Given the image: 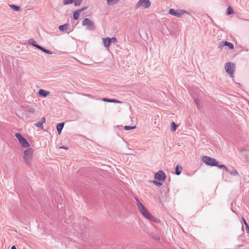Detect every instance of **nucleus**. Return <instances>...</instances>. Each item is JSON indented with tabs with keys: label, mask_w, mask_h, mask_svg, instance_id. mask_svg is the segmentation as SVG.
<instances>
[{
	"label": "nucleus",
	"mask_w": 249,
	"mask_h": 249,
	"mask_svg": "<svg viewBox=\"0 0 249 249\" xmlns=\"http://www.w3.org/2000/svg\"><path fill=\"white\" fill-rule=\"evenodd\" d=\"M73 2V0H64L63 4L64 5H66V4L72 3Z\"/></svg>",
	"instance_id": "nucleus-32"
},
{
	"label": "nucleus",
	"mask_w": 249,
	"mask_h": 249,
	"mask_svg": "<svg viewBox=\"0 0 249 249\" xmlns=\"http://www.w3.org/2000/svg\"><path fill=\"white\" fill-rule=\"evenodd\" d=\"M215 166H217L220 169L224 168L226 170V171L227 172H228V168H227V167L225 165H224L223 164H219V163L218 162V165H215Z\"/></svg>",
	"instance_id": "nucleus-27"
},
{
	"label": "nucleus",
	"mask_w": 249,
	"mask_h": 249,
	"mask_svg": "<svg viewBox=\"0 0 249 249\" xmlns=\"http://www.w3.org/2000/svg\"><path fill=\"white\" fill-rule=\"evenodd\" d=\"M118 42L117 39L116 37H113L110 38V42L113 43H116Z\"/></svg>",
	"instance_id": "nucleus-33"
},
{
	"label": "nucleus",
	"mask_w": 249,
	"mask_h": 249,
	"mask_svg": "<svg viewBox=\"0 0 249 249\" xmlns=\"http://www.w3.org/2000/svg\"><path fill=\"white\" fill-rule=\"evenodd\" d=\"M43 124L45 123L46 119L45 117L42 118L41 120L40 121Z\"/></svg>",
	"instance_id": "nucleus-38"
},
{
	"label": "nucleus",
	"mask_w": 249,
	"mask_h": 249,
	"mask_svg": "<svg viewBox=\"0 0 249 249\" xmlns=\"http://www.w3.org/2000/svg\"><path fill=\"white\" fill-rule=\"evenodd\" d=\"M153 183L159 186H160L162 185V183L160 181L154 180Z\"/></svg>",
	"instance_id": "nucleus-35"
},
{
	"label": "nucleus",
	"mask_w": 249,
	"mask_h": 249,
	"mask_svg": "<svg viewBox=\"0 0 249 249\" xmlns=\"http://www.w3.org/2000/svg\"><path fill=\"white\" fill-rule=\"evenodd\" d=\"M135 199L137 201V205L139 211L141 214L146 218L150 215V213L146 209L144 206L139 201L138 198L136 197Z\"/></svg>",
	"instance_id": "nucleus-1"
},
{
	"label": "nucleus",
	"mask_w": 249,
	"mask_h": 249,
	"mask_svg": "<svg viewBox=\"0 0 249 249\" xmlns=\"http://www.w3.org/2000/svg\"><path fill=\"white\" fill-rule=\"evenodd\" d=\"M171 125H172L171 130L173 131H175L177 128L178 125L175 122H172L171 123Z\"/></svg>",
	"instance_id": "nucleus-26"
},
{
	"label": "nucleus",
	"mask_w": 249,
	"mask_h": 249,
	"mask_svg": "<svg viewBox=\"0 0 249 249\" xmlns=\"http://www.w3.org/2000/svg\"><path fill=\"white\" fill-rule=\"evenodd\" d=\"M69 24L66 23L65 24L60 25L58 27V29L61 31H64L69 29Z\"/></svg>",
	"instance_id": "nucleus-17"
},
{
	"label": "nucleus",
	"mask_w": 249,
	"mask_h": 249,
	"mask_svg": "<svg viewBox=\"0 0 249 249\" xmlns=\"http://www.w3.org/2000/svg\"><path fill=\"white\" fill-rule=\"evenodd\" d=\"M49 91L45 90L43 89H40L38 91V94L39 96L43 97H47L49 94Z\"/></svg>",
	"instance_id": "nucleus-11"
},
{
	"label": "nucleus",
	"mask_w": 249,
	"mask_h": 249,
	"mask_svg": "<svg viewBox=\"0 0 249 249\" xmlns=\"http://www.w3.org/2000/svg\"><path fill=\"white\" fill-rule=\"evenodd\" d=\"M28 43L32 45L33 46L37 48V49H38V47L40 46V45H38L36 42L33 38L29 39L28 40Z\"/></svg>",
	"instance_id": "nucleus-16"
},
{
	"label": "nucleus",
	"mask_w": 249,
	"mask_h": 249,
	"mask_svg": "<svg viewBox=\"0 0 249 249\" xmlns=\"http://www.w3.org/2000/svg\"><path fill=\"white\" fill-rule=\"evenodd\" d=\"M136 128V126H131L125 125V126L124 127V129L125 130H132V129H134V128Z\"/></svg>",
	"instance_id": "nucleus-30"
},
{
	"label": "nucleus",
	"mask_w": 249,
	"mask_h": 249,
	"mask_svg": "<svg viewBox=\"0 0 249 249\" xmlns=\"http://www.w3.org/2000/svg\"><path fill=\"white\" fill-rule=\"evenodd\" d=\"M230 174L232 176H237L238 174L237 171L235 169H232V171L230 172Z\"/></svg>",
	"instance_id": "nucleus-29"
},
{
	"label": "nucleus",
	"mask_w": 249,
	"mask_h": 249,
	"mask_svg": "<svg viewBox=\"0 0 249 249\" xmlns=\"http://www.w3.org/2000/svg\"><path fill=\"white\" fill-rule=\"evenodd\" d=\"M43 124L40 122H38L36 124H35V125L38 128H40L41 129L43 128Z\"/></svg>",
	"instance_id": "nucleus-28"
},
{
	"label": "nucleus",
	"mask_w": 249,
	"mask_h": 249,
	"mask_svg": "<svg viewBox=\"0 0 249 249\" xmlns=\"http://www.w3.org/2000/svg\"><path fill=\"white\" fill-rule=\"evenodd\" d=\"M182 170V168L181 166H179L178 165H177L175 168V173L177 175H179L181 171Z\"/></svg>",
	"instance_id": "nucleus-20"
},
{
	"label": "nucleus",
	"mask_w": 249,
	"mask_h": 249,
	"mask_svg": "<svg viewBox=\"0 0 249 249\" xmlns=\"http://www.w3.org/2000/svg\"><path fill=\"white\" fill-rule=\"evenodd\" d=\"M242 219L244 222V224L245 225L246 229L247 232H249V226L247 222H246L245 219L244 217H242Z\"/></svg>",
	"instance_id": "nucleus-24"
},
{
	"label": "nucleus",
	"mask_w": 249,
	"mask_h": 249,
	"mask_svg": "<svg viewBox=\"0 0 249 249\" xmlns=\"http://www.w3.org/2000/svg\"><path fill=\"white\" fill-rule=\"evenodd\" d=\"M80 11L76 10L73 13V18L75 20H77L78 19L79 17V15L80 14Z\"/></svg>",
	"instance_id": "nucleus-21"
},
{
	"label": "nucleus",
	"mask_w": 249,
	"mask_h": 249,
	"mask_svg": "<svg viewBox=\"0 0 249 249\" xmlns=\"http://www.w3.org/2000/svg\"><path fill=\"white\" fill-rule=\"evenodd\" d=\"M235 69V64L233 62H227L225 65V69L226 72L229 73L232 77L234 76Z\"/></svg>",
	"instance_id": "nucleus-2"
},
{
	"label": "nucleus",
	"mask_w": 249,
	"mask_h": 249,
	"mask_svg": "<svg viewBox=\"0 0 249 249\" xmlns=\"http://www.w3.org/2000/svg\"><path fill=\"white\" fill-rule=\"evenodd\" d=\"M90 20L88 18H85L82 21V25L86 26L88 24H89L90 22Z\"/></svg>",
	"instance_id": "nucleus-23"
},
{
	"label": "nucleus",
	"mask_w": 249,
	"mask_h": 249,
	"mask_svg": "<svg viewBox=\"0 0 249 249\" xmlns=\"http://www.w3.org/2000/svg\"><path fill=\"white\" fill-rule=\"evenodd\" d=\"M157 239L160 240V238L159 237Z\"/></svg>",
	"instance_id": "nucleus-42"
},
{
	"label": "nucleus",
	"mask_w": 249,
	"mask_h": 249,
	"mask_svg": "<svg viewBox=\"0 0 249 249\" xmlns=\"http://www.w3.org/2000/svg\"><path fill=\"white\" fill-rule=\"evenodd\" d=\"M87 28L89 30H95L96 26L94 23L92 21H90V22L87 24Z\"/></svg>",
	"instance_id": "nucleus-14"
},
{
	"label": "nucleus",
	"mask_w": 249,
	"mask_h": 249,
	"mask_svg": "<svg viewBox=\"0 0 249 249\" xmlns=\"http://www.w3.org/2000/svg\"><path fill=\"white\" fill-rule=\"evenodd\" d=\"M151 6V2L149 0H140L137 5V8H139L141 7L146 9Z\"/></svg>",
	"instance_id": "nucleus-6"
},
{
	"label": "nucleus",
	"mask_w": 249,
	"mask_h": 249,
	"mask_svg": "<svg viewBox=\"0 0 249 249\" xmlns=\"http://www.w3.org/2000/svg\"><path fill=\"white\" fill-rule=\"evenodd\" d=\"M187 12L183 10H179L176 11L173 9H170L169 11V14L171 15L175 16L177 17L180 18L185 13H187Z\"/></svg>",
	"instance_id": "nucleus-8"
},
{
	"label": "nucleus",
	"mask_w": 249,
	"mask_h": 249,
	"mask_svg": "<svg viewBox=\"0 0 249 249\" xmlns=\"http://www.w3.org/2000/svg\"><path fill=\"white\" fill-rule=\"evenodd\" d=\"M146 218L157 223H160V222L159 219L153 216L151 213H150V215Z\"/></svg>",
	"instance_id": "nucleus-15"
},
{
	"label": "nucleus",
	"mask_w": 249,
	"mask_h": 249,
	"mask_svg": "<svg viewBox=\"0 0 249 249\" xmlns=\"http://www.w3.org/2000/svg\"><path fill=\"white\" fill-rule=\"evenodd\" d=\"M102 100L104 102H109V103H118V104H122V102L117 100L114 99H108L107 98H103Z\"/></svg>",
	"instance_id": "nucleus-10"
},
{
	"label": "nucleus",
	"mask_w": 249,
	"mask_h": 249,
	"mask_svg": "<svg viewBox=\"0 0 249 249\" xmlns=\"http://www.w3.org/2000/svg\"><path fill=\"white\" fill-rule=\"evenodd\" d=\"M64 123H59L56 125V129L58 134L60 135L62 132V130L64 127Z\"/></svg>",
	"instance_id": "nucleus-13"
},
{
	"label": "nucleus",
	"mask_w": 249,
	"mask_h": 249,
	"mask_svg": "<svg viewBox=\"0 0 249 249\" xmlns=\"http://www.w3.org/2000/svg\"><path fill=\"white\" fill-rule=\"evenodd\" d=\"M11 249H17V248L15 246H12Z\"/></svg>",
	"instance_id": "nucleus-39"
},
{
	"label": "nucleus",
	"mask_w": 249,
	"mask_h": 249,
	"mask_svg": "<svg viewBox=\"0 0 249 249\" xmlns=\"http://www.w3.org/2000/svg\"><path fill=\"white\" fill-rule=\"evenodd\" d=\"M86 96L89 97L90 95L89 94H88V95H86Z\"/></svg>",
	"instance_id": "nucleus-41"
},
{
	"label": "nucleus",
	"mask_w": 249,
	"mask_h": 249,
	"mask_svg": "<svg viewBox=\"0 0 249 249\" xmlns=\"http://www.w3.org/2000/svg\"><path fill=\"white\" fill-rule=\"evenodd\" d=\"M61 148H63V149H68V148H67V147H65V146H62Z\"/></svg>",
	"instance_id": "nucleus-40"
},
{
	"label": "nucleus",
	"mask_w": 249,
	"mask_h": 249,
	"mask_svg": "<svg viewBox=\"0 0 249 249\" xmlns=\"http://www.w3.org/2000/svg\"><path fill=\"white\" fill-rule=\"evenodd\" d=\"M120 0H107V4L108 5H114L119 2Z\"/></svg>",
	"instance_id": "nucleus-19"
},
{
	"label": "nucleus",
	"mask_w": 249,
	"mask_h": 249,
	"mask_svg": "<svg viewBox=\"0 0 249 249\" xmlns=\"http://www.w3.org/2000/svg\"><path fill=\"white\" fill-rule=\"evenodd\" d=\"M202 160L207 165L210 166H215V165H218L217 160H216L215 159L209 156H203Z\"/></svg>",
	"instance_id": "nucleus-3"
},
{
	"label": "nucleus",
	"mask_w": 249,
	"mask_h": 249,
	"mask_svg": "<svg viewBox=\"0 0 249 249\" xmlns=\"http://www.w3.org/2000/svg\"><path fill=\"white\" fill-rule=\"evenodd\" d=\"M33 150L31 148H28L24 152L23 158L26 160L27 164H30L31 160L33 156Z\"/></svg>",
	"instance_id": "nucleus-5"
},
{
	"label": "nucleus",
	"mask_w": 249,
	"mask_h": 249,
	"mask_svg": "<svg viewBox=\"0 0 249 249\" xmlns=\"http://www.w3.org/2000/svg\"><path fill=\"white\" fill-rule=\"evenodd\" d=\"M28 111H29L30 113H34V112H35V108H33V107H31V108L29 109Z\"/></svg>",
	"instance_id": "nucleus-36"
},
{
	"label": "nucleus",
	"mask_w": 249,
	"mask_h": 249,
	"mask_svg": "<svg viewBox=\"0 0 249 249\" xmlns=\"http://www.w3.org/2000/svg\"><path fill=\"white\" fill-rule=\"evenodd\" d=\"M15 137L18 139L19 143L22 145V147L27 148L30 146V144L20 133H17L15 134Z\"/></svg>",
	"instance_id": "nucleus-4"
},
{
	"label": "nucleus",
	"mask_w": 249,
	"mask_h": 249,
	"mask_svg": "<svg viewBox=\"0 0 249 249\" xmlns=\"http://www.w3.org/2000/svg\"><path fill=\"white\" fill-rule=\"evenodd\" d=\"M87 8H88V6H85V7H83L81 9H79L78 11H80V12L81 13V12L85 11V10H86Z\"/></svg>",
	"instance_id": "nucleus-37"
},
{
	"label": "nucleus",
	"mask_w": 249,
	"mask_h": 249,
	"mask_svg": "<svg viewBox=\"0 0 249 249\" xmlns=\"http://www.w3.org/2000/svg\"><path fill=\"white\" fill-rule=\"evenodd\" d=\"M194 101H195V103L196 104V105L197 106V107L199 109L200 108V103L199 100L198 98H195Z\"/></svg>",
	"instance_id": "nucleus-31"
},
{
	"label": "nucleus",
	"mask_w": 249,
	"mask_h": 249,
	"mask_svg": "<svg viewBox=\"0 0 249 249\" xmlns=\"http://www.w3.org/2000/svg\"><path fill=\"white\" fill-rule=\"evenodd\" d=\"M73 1L74 2V5L76 6H79L82 2V1L78 0H74V1L73 0Z\"/></svg>",
	"instance_id": "nucleus-34"
},
{
	"label": "nucleus",
	"mask_w": 249,
	"mask_h": 249,
	"mask_svg": "<svg viewBox=\"0 0 249 249\" xmlns=\"http://www.w3.org/2000/svg\"><path fill=\"white\" fill-rule=\"evenodd\" d=\"M166 178V176L164 172L161 170L159 171L154 175V178L157 180L164 181Z\"/></svg>",
	"instance_id": "nucleus-7"
},
{
	"label": "nucleus",
	"mask_w": 249,
	"mask_h": 249,
	"mask_svg": "<svg viewBox=\"0 0 249 249\" xmlns=\"http://www.w3.org/2000/svg\"><path fill=\"white\" fill-rule=\"evenodd\" d=\"M234 13V11L231 6H229L227 9V14L229 15Z\"/></svg>",
	"instance_id": "nucleus-25"
},
{
	"label": "nucleus",
	"mask_w": 249,
	"mask_h": 249,
	"mask_svg": "<svg viewBox=\"0 0 249 249\" xmlns=\"http://www.w3.org/2000/svg\"><path fill=\"white\" fill-rule=\"evenodd\" d=\"M224 46H227L229 49L232 50L234 49V45L232 43L228 42L227 41H222L220 42L218 45V48L222 49Z\"/></svg>",
	"instance_id": "nucleus-9"
},
{
	"label": "nucleus",
	"mask_w": 249,
	"mask_h": 249,
	"mask_svg": "<svg viewBox=\"0 0 249 249\" xmlns=\"http://www.w3.org/2000/svg\"><path fill=\"white\" fill-rule=\"evenodd\" d=\"M103 43H104V46L108 48L110 46V44H111L110 38H109V37H107L106 38H105L103 39Z\"/></svg>",
	"instance_id": "nucleus-12"
},
{
	"label": "nucleus",
	"mask_w": 249,
	"mask_h": 249,
	"mask_svg": "<svg viewBox=\"0 0 249 249\" xmlns=\"http://www.w3.org/2000/svg\"><path fill=\"white\" fill-rule=\"evenodd\" d=\"M39 50H41L42 52L45 53H46L47 54H52L53 53L49 50H47V49H46L45 48L42 47V46H40L39 47H38V49Z\"/></svg>",
	"instance_id": "nucleus-18"
},
{
	"label": "nucleus",
	"mask_w": 249,
	"mask_h": 249,
	"mask_svg": "<svg viewBox=\"0 0 249 249\" xmlns=\"http://www.w3.org/2000/svg\"><path fill=\"white\" fill-rule=\"evenodd\" d=\"M10 6L13 10H14L15 11H19V10L20 9V6H17L16 5H14V4L10 5Z\"/></svg>",
	"instance_id": "nucleus-22"
}]
</instances>
